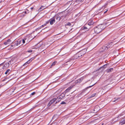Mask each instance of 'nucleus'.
<instances>
[{"instance_id":"31","label":"nucleus","mask_w":125,"mask_h":125,"mask_svg":"<svg viewBox=\"0 0 125 125\" xmlns=\"http://www.w3.org/2000/svg\"><path fill=\"white\" fill-rule=\"evenodd\" d=\"M35 94V92H33L31 94L32 95H34Z\"/></svg>"},{"instance_id":"6","label":"nucleus","mask_w":125,"mask_h":125,"mask_svg":"<svg viewBox=\"0 0 125 125\" xmlns=\"http://www.w3.org/2000/svg\"><path fill=\"white\" fill-rule=\"evenodd\" d=\"M21 40H18L17 41L15 42L14 43H13V44H14V46H18L21 44Z\"/></svg>"},{"instance_id":"16","label":"nucleus","mask_w":125,"mask_h":125,"mask_svg":"<svg viewBox=\"0 0 125 125\" xmlns=\"http://www.w3.org/2000/svg\"><path fill=\"white\" fill-rule=\"evenodd\" d=\"M45 6H42L38 10L39 11H40L44 9H45Z\"/></svg>"},{"instance_id":"26","label":"nucleus","mask_w":125,"mask_h":125,"mask_svg":"<svg viewBox=\"0 0 125 125\" xmlns=\"http://www.w3.org/2000/svg\"><path fill=\"white\" fill-rule=\"evenodd\" d=\"M66 25H68V26H71V24L69 22H68Z\"/></svg>"},{"instance_id":"14","label":"nucleus","mask_w":125,"mask_h":125,"mask_svg":"<svg viewBox=\"0 0 125 125\" xmlns=\"http://www.w3.org/2000/svg\"><path fill=\"white\" fill-rule=\"evenodd\" d=\"M84 77H83L81 78H80L78 79L77 81H75L76 83H80L83 79Z\"/></svg>"},{"instance_id":"9","label":"nucleus","mask_w":125,"mask_h":125,"mask_svg":"<svg viewBox=\"0 0 125 125\" xmlns=\"http://www.w3.org/2000/svg\"><path fill=\"white\" fill-rule=\"evenodd\" d=\"M9 65V63L7 62L5 63L4 65H0V66H3L2 68L3 69H4L8 67Z\"/></svg>"},{"instance_id":"23","label":"nucleus","mask_w":125,"mask_h":125,"mask_svg":"<svg viewBox=\"0 0 125 125\" xmlns=\"http://www.w3.org/2000/svg\"><path fill=\"white\" fill-rule=\"evenodd\" d=\"M10 71V70L9 69H8L5 72V74H7Z\"/></svg>"},{"instance_id":"13","label":"nucleus","mask_w":125,"mask_h":125,"mask_svg":"<svg viewBox=\"0 0 125 125\" xmlns=\"http://www.w3.org/2000/svg\"><path fill=\"white\" fill-rule=\"evenodd\" d=\"M73 85H71L69 86L67 89H66L64 92L66 94V93L69 92L73 86Z\"/></svg>"},{"instance_id":"18","label":"nucleus","mask_w":125,"mask_h":125,"mask_svg":"<svg viewBox=\"0 0 125 125\" xmlns=\"http://www.w3.org/2000/svg\"><path fill=\"white\" fill-rule=\"evenodd\" d=\"M61 17L59 16L57 17L56 18V20L57 21H59L61 20Z\"/></svg>"},{"instance_id":"17","label":"nucleus","mask_w":125,"mask_h":125,"mask_svg":"<svg viewBox=\"0 0 125 125\" xmlns=\"http://www.w3.org/2000/svg\"><path fill=\"white\" fill-rule=\"evenodd\" d=\"M113 70V68H110L109 69H108L106 70L107 72H109L112 71Z\"/></svg>"},{"instance_id":"28","label":"nucleus","mask_w":125,"mask_h":125,"mask_svg":"<svg viewBox=\"0 0 125 125\" xmlns=\"http://www.w3.org/2000/svg\"><path fill=\"white\" fill-rule=\"evenodd\" d=\"M66 104V103L62 101L61 103V104Z\"/></svg>"},{"instance_id":"39","label":"nucleus","mask_w":125,"mask_h":125,"mask_svg":"<svg viewBox=\"0 0 125 125\" xmlns=\"http://www.w3.org/2000/svg\"><path fill=\"white\" fill-rule=\"evenodd\" d=\"M48 23V22H46V23Z\"/></svg>"},{"instance_id":"24","label":"nucleus","mask_w":125,"mask_h":125,"mask_svg":"<svg viewBox=\"0 0 125 125\" xmlns=\"http://www.w3.org/2000/svg\"><path fill=\"white\" fill-rule=\"evenodd\" d=\"M89 29L87 27L85 26H84L83 27V30H88Z\"/></svg>"},{"instance_id":"20","label":"nucleus","mask_w":125,"mask_h":125,"mask_svg":"<svg viewBox=\"0 0 125 125\" xmlns=\"http://www.w3.org/2000/svg\"><path fill=\"white\" fill-rule=\"evenodd\" d=\"M56 62H53L51 65V67L52 66H54L55 65V63H56Z\"/></svg>"},{"instance_id":"12","label":"nucleus","mask_w":125,"mask_h":125,"mask_svg":"<svg viewBox=\"0 0 125 125\" xmlns=\"http://www.w3.org/2000/svg\"><path fill=\"white\" fill-rule=\"evenodd\" d=\"M11 41L10 39H8L6 42L4 43V44L8 46L11 42Z\"/></svg>"},{"instance_id":"19","label":"nucleus","mask_w":125,"mask_h":125,"mask_svg":"<svg viewBox=\"0 0 125 125\" xmlns=\"http://www.w3.org/2000/svg\"><path fill=\"white\" fill-rule=\"evenodd\" d=\"M57 117V115H54L52 117V118L54 119H55Z\"/></svg>"},{"instance_id":"25","label":"nucleus","mask_w":125,"mask_h":125,"mask_svg":"<svg viewBox=\"0 0 125 125\" xmlns=\"http://www.w3.org/2000/svg\"><path fill=\"white\" fill-rule=\"evenodd\" d=\"M46 24H43V25H42L40 27V29L42 28V27H44V26H46Z\"/></svg>"},{"instance_id":"7","label":"nucleus","mask_w":125,"mask_h":125,"mask_svg":"<svg viewBox=\"0 0 125 125\" xmlns=\"http://www.w3.org/2000/svg\"><path fill=\"white\" fill-rule=\"evenodd\" d=\"M55 101H56V102L57 101V98H55L51 100L48 104V106H50L52 104L54 103Z\"/></svg>"},{"instance_id":"1","label":"nucleus","mask_w":125,"mask_h":125,"mask_svg":"<svg viewBox=\"0 0 125 125\" xmlns=\"http://www.w3.org/2000/svg\"><path fill=\"white\" fill-rule=\"evenodd\" d=\"M107 23L98 25L94 28V31L96 33H98L104 29L106 26Z\"/></svg>"},{"instance_id":"34","label":"nucleus","mask_w":125,"mask_h":125,"mask_svg":"<svg viewBox=\"0 0 125 125\" xmlns=\"http://www.w3.org/2000/svg\"><path fill=\"white\" fill-rule=\"evenodd\" d=\"M33 8V7H31V10Z\"/></svg>"},{"instance_id":"8","label":"nucleus","mask_w":125,"mask_h":125,"mask_svg":"<svg viewBox=\"0 0 125 125\" xmlns=\"http://www.w3.org/2000/svg\"><path fill=\"white\" fill-rule=\"evenodd\" d=\"M35 58V57H32L28 61L26 62L25 63H24L23 65V66H25L27 65L28 64H29L30 62H31Z\"/></svg>"},{"instance_id":"22","label":"nucleus","mask_w":125,"mask_h":125,"mask_svg":"<svg viewBox=\"0 0 125 125\" xmlns=\"http://www.w3.org/2000/svg\"><path fill=\"white\" fill-rule=\"evenodd\" d=\"M26 40V38H24V39H22V41L21 40V41L22 42L23 44H24L25 43V41Z\"/></svg>"},{"instance_id":"38","label":"nucleus","mask_w":125,"mask_h":125,"mask_svg":"<svg viewBox=\"0 0 125 125\" xmlns=\"http://www.w3.org/2000/svg\"><path fill=\"white\" fill-rule=\"evenodd\" d=\"M110 23H109V24L108 25H109V24H110Z\"/></svg>"},{"instance_id":"32","label":"nucleus","mask_w":125,"mask_h":125,"mask_svg":"<svg viewBox=\"0 0 125 125\" xmlns=\"http://www.w3.org/2000/svg\"><path fill=\"white\" fill-rule=\"evenodd\" d=\"M107 10H106V11H105L104 12V13H106V12H107Z\"/></svg>"},{"instance_id":"30","label":"nucleus","mask_w":125,"mask_h":125,"mask_svg":"<svg viewBox=\"0 0 125 125\" xmlns=\"http://www.w3.org/2000/svg\"><path fill=\"white\" fill-rule=\"evenodd\" d=\"M32 51L31 50H30L27 51L28 52H32Z\"/></svg>"},{"instance_id":"3","label":"nucleus","mask_w":125,"mask_h":125,"mask_svg":"<svg viewBox=\"0 0 125 125\" xmlns=\"http://www.w3.org/2000/svg\"><path fill=\"white\" fill-rule=\"evenodd\" d=\"M65 94L66 93L64 92L63 93H62L58 97H56L57 101L56 102H55V104H56L60 101L62 99H63L65 97Z\"/></svg>"},{"instance_id":"15","label":"nucleus","mask_w":125,"mask_h":125,"mask_svg":"<svg viewBox=\"0 0 125 125\" xmlns=\"http://www.w3.org/2000/svg\"><path fill=\"white\" fill-rule=\"evenodd\" d=\"M120 124H121V125L125 124V118H123L122 119L120 122Z\"/></svg>"},{"instance_id":"2","label":"nucleus","mask_w":125,"mask_h":125,"mask_svg":"<svg viewBox=\"0 0 125 125\" xmlns=\"http://www.w3.org/2000/svg\"><path fill=\"white\" fill-rule=\"evenodd\" d=\"M85 50L84 49L77 53L74 56V59H79L82 57L85 53Z\"/></svg>"},{"instance_id":"5","label":"nucleus","mask_w":125,"mask_h":125,"mask_svg":"<svg viewBox=\"0 0 125 125\" xmlns=\"http://www.w3.org/2000/svg\"><path fill=\"white\" fill-rule=\"evenodd\" d=\"M73 60L71 59L66 62L65 65H68L69 66H70L73 64Z\"/></svg>"},{"instance_id":"35","label":"nucleus","mask_w":125,"mask_h":125,"mask_svg":"<svg viewBox=\"0 0 125 125\" xmlns=\"http://www.w3.org/2000/svg\"><path fill=\"white\" fill-rule=\"evenodd\" d=\"M24 13H25V14H26V13H27V12H26V11H25L24 12Z\"/></svg>"},{"instance_id":"33","label":"nucleus","mask_w":125,"mask_h":125,"mask_svg":"<svg viewBox=\"0 0 125 125\" xmlns=\"http://www.w3.org/2000/svg\"><path fill=\"white\" fill-rule=\"evenodd\" d=\"M97 107H98V106H96L95 107V108H94L95 109H96V108H97Z\"/></svg>"},{"instance_id":"27","label":"nucleus","mask_w":125,"mask_h":125,"mask_svg":"<svg viewBox=\"0 0 125 125\" xmlns=\"http://www.w3.org/2000/svg\"><path fill=\"white\" fill-rule=\"evenodd\" d=\"M96 93H95V94H92L91 96V97H93L94 96H95L96 95Z\"/></svg>"},{"instance_id":"11","label":"nucleus","mask_w":125,"mask_h":125,"mask_svg":"<svg viewBox=\"0 0 125 125\" xmlns=\"http://www.w3.org/2000/svg\"><path fill=\"white\" fill-rule=\"evenodd\" d=\"M94 23V22L93 21V19H91L89 20L88 22V24L89 25H93Z\"/></svg>"},{"instance_id":"4","label":"nucleus","mask_w":125,"mask_h":125,"mask_svg":"<svg viewBox=\"0 0 125 125\" xmlns=\"http://www.w3.org/2000/svg\"><path fill=\"white\" fill-rule=\"evenodd\" d=\"M113 43V42H109L108 43V45H107V46H103L102 47L103 49H104L105 50H107L108 48L110 47V46H112V45Z\"/></svg>"},{"instance_id":"40","label":"nucleus","mask_w":125,"mask_h":125,"mask_svg":"<svg viewBox=\"0 0 125 125\" xmlns=\"http://www.w3.org/2000/svg\"><path fill=\"white\" fill-rule=\"evenodd\" d=\"M48 23V22H46V23Z\"/></svg>"},{"instance_id":"37","label":"nucleus","mask_w":125,"mask_h":125,"mask_svg":"<svg viewBox=\"0 0 125 125\" xmlns=\"http://www.w3.org/2000/svg\"><path fill=\"white\" fill-rule=\"evenodd\" d=\"M104 125V123H102L101 125Z\"/></svg>"},{"instance_id":"36","label":"nucleus","mask_w":125,"mask_h":125,"mask_svg":"<svg viewBox=\"0 0 125 125\" xmlns=\"http://www.w3.org/2000/svg\"><path fill=\"white\" fill-rule=\"evenodd\" d=\"M92 86H89V88H90L91 87H92Z\"/></svg>"},{"instance_id":"29","label":"nucleus","mask_w":125,"mask_h":125,"mask_svg":"<svg viewBox=\"0 0 125 125\" xmlns=\"http://www.w3.org/2000/svg\"><path fill=\"white\" fill-rule=\"evenodd\" d=\"M119 98H117L115 100L113 101V102H116Z\"/></svg>"},{"instance_id":"21","label":"nucleus","mask_w":125,"mask_h":125,"mask_svg":"<svg viewBox=\"0 0 125 125\" xmlns=\"http://www.w3.org/2000/svg\"><path fill=\"white\" fill-rule=\"evenodd\" d=\"M105 66H106V65H103L102 67H100V68H99V69L98 70H100L102 68H105Z\"/></svg>"},{"instance_id":"10","label":"nucleus","mask_w":125,"mask_h":125,"mask_svg":"<svg viewBox=\"0 0 125 125\" xmlns=\"http://www.w3.org/2000/svg\"><path fill=\"white\" fill-rule=\"evenodd\" d=\"M49 21L50 24L51 25H52L55 21V18L54 17H53L49 20Z\"/></svg>"}]
</instances>
